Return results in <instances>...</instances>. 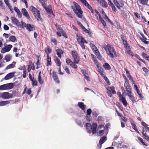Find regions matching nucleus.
<instances>
[{"label": "nucleus", "instance_id": "b1692460", "mask_svg": "<svg viewBox=\"0 0 149 149\" xmlns=\"http://www.w3.org/2000/svg\"><path fill=\"white\" fill-rule=\"evenodd\" d=\"M90 47L93 51L95 53L97 52L98 51V50L96 46L93 43H91L90 44Z\"/></svg>", "mask_w": 149, "mask_h": 149}, {"label": "nucleus", "instance_id": "4468645a", "mask_svg": "<svg viewBox=\"0 0 149 149\" xmlns=\"http://www.w3.org/2000/svg\"><path fill=\"white\" fill-rule=\"evenodd\" d=\"M124 86L128 92L132 91L131 88L128 83V81H125Z\"/></svg>", "mask_w": 149, "mask_h": 149}, {"label": "nucleus", "instance_id": "f257e3e1", "mask_svg": "<svg viewBox=\"0 0 149 149\" xmlns=\"http://www.w3.org/2000/svg\"><path fill=\"white\" fill-rule=\"evenodd\" d=\"M103 47L109 57L112 58L116 57L117 55L116 51L114 48L112 46L108 44H105L103 45Z\"/></svg>", "mask_w": 149, "mask_h": 149}, {"label": "nucleus", "instance_id": "6ab92c4d", "mask_svg": "<svg viewBox=\"0 0 149 149\" xmlns=\"http://www.w3.org/2000/svg\"><path fill=\"white\" fill-rule=\"evenodd\" d=\"M22 12L23 14V15L25 17H26L29 19H30V17L28 14V13L25 8H22Z\"/></svg>", "mask_w": 149, "mask_h": 149}, {"label": "nucleus", "instance_id": "ddd939ff", "mask_svg": "<svg viewBox=\"0 0 149 149\" xmlns=\"http://www.w3.org/2000/svg\"><path fill=\"white\" fill-rule=\"evenodd\" d=\"M15 73V72H12L8 74L4 77V79L8 80L11 79L14 76Z\"/></svg>", "mask_w": 149, "mask_h": 149}, {"label": "nucleus", "instance_id": "49530a36", "mask_svg": "<svg viewBox=\"0 0 149 149\" xmlns=\"http://www.w3.org/2000/svg\"><path fill=\"white\" fill-rule=\"evenodd\" d=\"M95 15L96 16V17L97 18H98V19H99V16H101L100 15L99 12L96 9H95Z\"/></svg>", "mask_w": 149, "mask_h": 149}, {"label": "nucleus", "instance_id": "aec40b11", "mask_svg": "<svg viewBox=\"0 0 149 149\" xmlns=\"http://www.w3.org/2000/svg\"><path fill=\"white\" fill-rule=\"evenodd\" d=\"M11 19L13 24L18 26L19 25V22L17 19L13 17H11Z\"/></svg>", "mask_w": 149, "mask_h": 149}, {"label": "nucleus", "instance_id": "7c9ffc66", "mask_svg": "<svg viewBox=\"0 0 149 149\" xmlns=\"http://www.w3.org/2000/svg\"><path fill=\"white\" fill-rule=\"evenodd\" d=\"M47 63L48 65H51V57L49 55H47Z\"/></svg>", "mask_w": 149, "mask_h": 149}, {"label": "nucleus", "instance_id": "ea45409f", "mask_svg": "<svg viewBox=\"0 0 149 149\" xmlns=\"http://www.w3.org/2000/svg\"><path fill=\"white\" fill-rule=\"evenodd\" d=\"M38 81L39 82V83L41 84H42L43 83V80L41 79V76L39 75H38Z\"/></svg>", "mask_w": 149, "mask_h": 149}, {"label": "nucleus", "instance_id": "603ef678", "mask_svg": "<svg viewBox=\"0 0 149 149\" xmlns=\"http://www.w3.org/2000/svg\"><path fill=\"white\" fill-rule=\"evenodd\" d=\"M86 112L87 115H90L92 113V110L90 108L88 109L87 110Z\"/></svg>", "mask_w": 149, "mask_h": 149}, {"label": "nucleus", "instance_id": "6e6552de", "mask_svg": "<svg viewBox=\"0 0 149 149\" xmlns=\"http://www.w3.org/2000/svg\"><path fill=\"white\" fill-rule=\"evenodd\" d=\"M13 94L8 92H3L0 93V97L4 99L11 98Z\"/></svg>", "mask_w": 149, "mask_h": 149}, {"label": "nucleus", "instance_id": "4be33fe9", "mask_svg": "<svg viewBox=\"0 0 149 149\" xmlns=\"http://www.w3.org/2000/svg\"><path fill=\"white\" fill-rule=\"evenodd\" d=\"M119 99L124 106L126 107L127 106V103L125 97H123Z\"/></svg>", "mask_w": 149, "mask_h": 149}, {"label": "nucleus", "instance_id": "a18cd8bd", "mask_svg": "<svg viewBox=\"0 0 149 149\" xmlns=\"http://www.w3.org/2000/svg\"><path fill=\"white\" fill-rule=\"evenodd\" d=\"M55 62L58 66L60 67L61 63L59 59L57 58L55 60Z\"/></svg>", "mask_w": 149, "mask_h": 149}, {"label": "nucleus", "instance_id": "c9c22d12", "mask_svg": "<svg viewBox=\"0 0 149 149\" xmlns=\"http://www.w3.org/2000/svg\"><path fill=\"white\" fill-rule=\"evenodd\" d=\"M123 43L125 47L127 49H128L129 48V47L128 46V45L127 42V41L125 40H123Z\"/></svg>", "mask_w": 149, "mask_h": 149}, {"label": "nucleus", "instance_id": "7ed1b4c3", "mask_svg": "<svg viewBox=\"0 0 149 149\" xmlns=\"http://www.w3.org/2000/svg\"><path fill=\"white\" fill-rule=\"evenodd\" d=\"M74 6L72 7L74 11L78 17L82 18L83 12L81 11L80 6L75 2L74 3Z\"/></svg>", "mask_w": 149, "mask_h": 149}, {"label": "nucleus", "instance_id": "13d9d810", "mask_svg": "<svg viewBox=\"0 0 149 149\" xmlns=\"http://www.w3.org/2000/svg\"><path fill=\"white\" fill-rule=\"evenodd\" d=\"M110 88L111 89L113 94H115L116 93V92L115 91V88L113 86H111L110 87Z\"/></svg>", "mask_w": 149, "mask_h": 149}, {"label": "nucleus", "instance_id": "a19ab883", "mask_svg": "<svg viewBox=\"0 0 149 149\" xmlns=\"http://www.w3.org/2000/svg\"><path fill=\"white\" fill-rule=\"evenodd\" d=\"M11 58V56L10 55H8L5 56V59L7 61H9Z\"/></svg>", "mask_w": 149, "mask_h": 149}, {"label": "nucleus", "instance_id": "052dcab7", "mask_svg": "<svg viewBox=\"0 0 149 149\" xmlns=\"http://www.w3.org/2000/svg\"><path fill=\"white\" fill-rule=\"evenodd\" d=\"M146 132L147 131L145 130L144 128H143L142 129V134L143 136H144V134H145V135H148V134L146 133Z\"/></svg>", "mask_w": 149, "mask_h": 149}, {"label": "nucleus", "instance_id": "39448f33", "mask_svg": "<svg viewBox=\"0 0 149 149\" xmlns=\"http://www.w3.org/2000/svg\"><path fill=\"white\" fill-rule=\"evenodd\" d=\"M30 8L36 18L38 21H42V19L40 17L39 11L32 6H30Z\"/></svg>", "mask_w": 149, "mask_h": 149}, {"label": "nucleus", "instance_id": "de8ad7c7", "mask_svg": "<svg viewBox=\"0 0 149 149\" xmlns=\"http://www.w3.org/2000/svg\"><path fill=\"white\" fill-rule=\"evenodd\" d=\"M104 132V130H99V132H97V134L100 136H102Z\"/></svg>", "mask_w": 149, "mask_h": 149}, {"label": "nucleus", "instance_id": "864d4df0", "mask_svg": "<svg viewBox=\"0 0 149 149\" xmlns=\"http://www.w3.org/2000/svg\"><path fill=\"white\" fill-rule=\"evenodd\" d=\"M6 90L5 84H3L0 86V91Z\"/></svg>", "mask_w": 149, "mask_h": 149}, {"label": "nucleus", "instance_id": "c756f323", "mask_svg": "<svg viewBox=\"0 0 149 149\" xmlns=\"http://www.w3.org/2000/svg\"><path fill=\"white\" fill-rule=\"evenodd\" d=\"M28 67H29L33 70L35 68L34 64L32 63L31 61H30L29 62Z\"/></svg>", "mask_w": 149, "mask_h": 149}, {"label": "nucleus", "instance_id": "6e6d98bb", "mask_svg": "<svg viewBox=\"0 0 149 149\" xmlns=\"http://www.w3.org/2000/svg\"><path fill=\"white\" fill-rule=\"evenodd\" d=\"M86 118L88 121H90L91 120V118L90 115H87L86 117Z\"/></svg>", "mask_w": 149, "mask_h": 149}, {"label": "nucleus", "instance_id": "c85d7f7f", "mask_svg": "<svg viewBox=\"0 0 149 149\" xmlns=\"http://www.w3.org/2000/svg\"><path fill=\"white\" fill-rule=\"evenodd\" d=\"M21 24H20L19 23V25H18V26L20 27L22 29L24 28V27H26V26L27 24H26L25 23L23 22L22 21H21Z\"/></svg>", "mask_w": 149, "mask_h": 149}, {"label": "nucleus", "instance_id": "f704fd0d", "mask_svg": "<svg viewBox=\"0 0 149 149\" xmlns=\"http://www.w3.org/2000/svg\"><path fill=\"white\" fill-rule=\"evenodd\" d=\"M103 66L105 69L107 70H109L111 69L110 65L108 63H105V64L103 65Z\"/></svg>", "mask_w": 149, "mask_h": 149}, {"label": "nucleus", "instance_id": "f3484780", "mask_svg": "<svg viewBox=\"0 0 149 149\" xmlns=\"http://www.w3.org/2000/svg\"><path fill=\"white\" fill-rule=\"evenodd\" d=\"M52 77L55 81V82L58 84L59 83V81L58 79L56 73V72H53V74L52 75Z\"/></svg>", "mask_w": 149, "mask_h": 149}, {"label": "nucleus", "instance_id": "f03ea898", "mask_svg": "<svg viewBox=\"0 0 149 149\" xmlns=\"http://www.w3.org/2000/svg\"><path fill=\"white\" fill-rule=\"evenodd\" d=\"M97 125L96 123H93L91 125L90 124L86 123V127L87 132L89 134H91V132L93 134L96 133Z\"/></svg>", "mask_w": 149, "mask_h": 149}, {"label": "nucleus", "instance_id": "72a5a7b5", "mask_svg": "<svg viewBox=\"0 0 149 149\" xmlns=\"http://www.w3.org/2000/svg\"><path fill=\"white\" fill-rule=\"evenodd\" d=\"M137 138L138 139V140L143 145H145L146 146H147V145L146 144V143L145 142H144L143 141V139L141 138L139 136H137Z\"/></svg>", "mask_w": 149, "mask_h": 149}, {"label": "nucleus", "instance_id": "680f3d73", "mask_svg": "<svg viewBox=\"0 0 149 149\" xmlns=\"http://www.w3.org/2000/svg\"><path fill=\"white\" fill-rule=\"evenodd\" d=\"M104 79L106 81L107 83L109 85H110V81H109V80H108V78L106 76L104 77Z\"/></svg>", "mask_w": 149, "mask_h": 149}, {"label": "nucleus", "instance_id": "473e14b6", "mask_svg": "<svg viewBox=\"0 0 149 149\" xmlns=\"http://www.w3.org/2000/svg\"><path fill=\"white\" fill-rule=\"evenodd\" d=\"M31 81H32V85L33 86H37V81L34 78H33L32 79Z\"/></svg>", "mask_w": 149, "mask_h": 149}, {"label": "nucleus", "instance_id": "4d7b16f0", "mask_svg": "<svg viewBox=\"0 0 149 149\" xmlns=\"http://www.w3.org/2000/svg\"><path fill=\"white\" fill-rule=\"evenodd\" d=\"M143 71L146 73V74H148L149 73V70H148L147 68H146L145 67H143Z\"/></svg>", "mask_w": 149, "mask_h": 149}, {"label": "nucleus", "instance_id": "774afa93", "mask_svg": "<svg viewBox=\"0 0 149 149\" xmlns=\"http://www.w3.org/2000/svg\"><path fill=\"white\" fill-rule=\"evenodd\" d=\"M143 136L144 137L145 139L148 141H149V136L148 135H145V134H144V136Z\"/></svg>", "mask_w": 149, "mask_h": 149}, {"label": "nucleus", "instance_id": "412c9836", "mask_svg": "<svg viewBox=\"0 0 149 149\" xmlns=\"http://www.w3.org/2000/svg\"><path fill=\"white\" fill-rule=\"evenodd\" d=\"M11 100L6 101H0V106H3L6 105L10 103V102H11Z\"/></svg>", "mask_w": 149, "mask_h": 149}, {"label": "nucleus", "instance_id": "cd10ccee", "mask_svg": "<svg viewBox=\"0 0 149 149\" xmlns=\"http://www.w3.org/2000/svg\"><path fill=\"white\" fill-rule=\"evenodd\" d=\"M107 140V137L105 136L102 137L100 139L99 143L100 144L102 145Z\"/></svg>", "mask_w": 149, "mask_h": 149}, {"label": "nucleus", "instance_id": "9d476101", "mask_svg": "<svg viewBox=\"0 0 149 149\" xmlns=\"http://www.w3.org/2000/svg\"><path fill=\"white\" fill-rule=\"evenodd\" d=\"M91 55L94 62L97 66V68L99 69V70H100V63L98 62L97 60L96 59L95 56L93 54H91Z\"/></svg>", "mask_w": 149, "mask_h": 149}, {"label": "nucleus", "instance_id": "e2e57ef3", "mask_svg": "<svg viewBox=\"0 0 149 149\" xmlns=\"http://www.w3.org/2000/svg\"><path fill=\"white\" fill-rule=\"evenodd\" d=\"M107 92L109 96H110V97H111L112 94L110 90H109L108 89H107Z\"/></svg>", "mask_w": 149, "mask_h": 149}, {"label": "nucleus", "instance_id": "bf43d9fd", "mask_svg": "<svg viewBox=\"0 0 149 149\" xmlns=\"http://www.w3.org/2000/svg\"><path fill=\"white\" fill-rule=\"evenodd\" d=\"M110 6L112 8V10L115 11L116 12V11L117 10L116 9V8L114 6L113 4H110Z\"/></svg>", "mask_w": 149, "mask_h": 149}, {"label": "nucleus", "instance_id": "e433bc0d", "mask_svg": "<svg viewBox=\"0 0 149 149\" xmlns=\"http://www.w3.org/2000/svg\"><path fill=\"white\" fill-rule=\"evenodd\" d=\"M129 16V12L126 11L123 13V16L124 18L127 19Z\"/></svg>", "mask_w": 149, "mask_h": 149}, {"label": "nucleus", "instance_id": "bb28decb", "mask_svg": "<svg viewBox=\"0 0 149 149\" xmlns=\"http://www.w3.org/2000/svg\"><path fill=\"white\" fill-rule=\"evenodd\" d=\"M76 123L81 127H83V123L84 122L83 120H81L79 119H76Z\"/></svg>", "mask_w": 149, "mask_h": 149}, {"label": "nucleus", "instance_id": "0eeeda50", "mask_svg": "<svg viewBox=\"0 0 149 149\" xmlns=\"http://www.w3.org/2000/svg\"><path fill=\"white\" fill-rule=\"evenodd\" d=\"M71 54L74 63H78L80 61V58L77 52L73 51L72 52Z\"/></svg>", "mask_w": 149, "mask_h": 149}, {"label": "nucleus", "instance_id": "a211bd4d", "mask_svg": "<svg viewBox=\"0 0 149 149\" xmlns=\"http://www.w3.org/2000/svg\"><path fill=\"white\" fill-rule=\"evenodd\" d=\"M78 106L83 111H84L86 107V105H85L82 102H78Z\"/></svg>", "mask_w": 149, "mask_h": 149}, {"label": "nucleus", "instance_id": "5701e85b", "mask_svg": "<svg viewBox=\"0 0 149 149\" xmlns=\"http://www.w3.org/2000/svg\"><path fill=\"white\" fill-rule=\"evenodd\" d=\"M6 90H9L12 89L13 87V83L5 84Z\"/></svg>", "mask_w": 149, "mask_h": 149}, {"label": "nucleus", "instance_id": "2f4dec72", "mask_svg": "<svg viewBox=\"0 0 149 149\" xmlns=\"http://www.w3.org/2000/svg\"><path fill=\"white\" fill-rule=\"evenodd\" d=\"M141 124L145 128V129L147 130L149 132V127L148 126V125L143 122L141 123Z\"/></svg>", "mask_w": 149, "mask_h": 149}, {"label": "nucleus", "instance_id": "69168bd1", "mask_svg": "<svg viewBox=\"0 0 149 149\" xmlns=\"http://www.w3.org/2000/svg\"><path fill=\"white\" fill-rule=\"evenodd\" d=\"M141 3L143 4H146L147 3L148 0H140Z\"/></svg>", "mask_w": 149, "mask_h": 149}, {"label": "nucleus", "instance_id": "79ce46f5", "mask_svg": "<svg viewBox=\"0 0 149 149\" xmlns=\"http://www.w3.org/2000/svg\"><path fill=\"white\" fill-rule=\"evenodd\" d=\"M66 63L70 65H71V64L73 63V62L70 59L68 58H67L66 59Z\"/></svg>", "mask_w": 149, "mask_h": 149}, {"label": "nucleus", "instance_id": "423d86ee", "mask_svg": "<svg viewBox=\"0 0 149 149\" xmlns=\"http://www.w3.org/2000/svg\"><path fill=\"white\" fill-rule=\"evenodd\" d=\"M57 31L56 33L57 35L59 36L60 37L61 35L67 38V35L66 34L63 32L62 28L60 26H58L56 25Z\"/></svg>", "mask_w": 149, "mask_h": 149}, {"label": "nucleus", "instance_id": "2eb2a0df", "mask_svg": "<svg viewBox=\"0 0 149 149\" xmlns=\"http://www.w3.org/2000/svg\"><path fill=\"white\" fill-rule=\"evenodd\" d=\"M26 28L29 31H33L35 30V27L33 25L30 24H27Z\"/></svg>", "mask_w": 149, "mask_h": 149}, {"label": "nucleus", "instance_id": "5fc2aeb1", "mask_svg": "<svg viewBox=\"0 0 149 149\" xmlns=\"http://www.w3.org/2000/svg\"><path fill=\"white\" fill-rule=\"evenodd\" d=\"M19 69L21 70H22L24 71L26 70L25 66L24 65L22 66H20L19 68Z\"/></svg>", "mask_w": 149, "mask_h": 149}, {"label": "nucleus", "instance_id": "1a4fd4ad", "mask_svg": "<svg viewBox=\"0 0 149 149\" xmlns=\"http://www.w3.org/2000/svg\"><path fill=\"white\" fill-rule=\"evenodd\" d=\"M12 47V46L10 45H9L5 47L2 48L1 52L2 53H4L6 52H9Z\"/></svg>", "mask_w": 149, "mask_h": 149}, {"label": "nucleus", "instance_id": "dca6fc26", "mask_svg": "<svg viewBox=\"0 0 149 149\" xmlns=\"http://www.w3.org/2000/svg\"><path fill=\"white\" fill-rule=\"evenodd\" d=\"M96 1L102 5L103 7L105 8H106L107 7V3L104 0H96Z\"/></svg>", "mask_w": 149, "mask_h": 149}, {"label": "nucleus", "instance_id": "338daca9", "mask_svg": "<svg viewBox=\"0 0 149 149\" xmlns=\"http://www.w3.org/2000/svg\"><path fill=\"white\" fill-rule=\"evenodd\" d=\"M26 70L23 71V74L22 75V77L23 78H25L26 77Z\"/></svg>", "mask_w": 149, "mask_h": 149}, {"label": "nucleus", "instance_id": "3c124183", "mask_svg": "<svg viewBox=\"0 0 149 149\" xmlns=\"http://www.w3.org/2000/svg\"><path fill=\"white\" fill-rule=\"evenodd\" d=\"M76 63H74V62H73V63L71 64V65L70 66H71L72 68H74V69H77V66L76 65Z\"/></svg>", "mask_w": 149, "mask_h": 149}, {"label": "nucleus", "instance_id": "4c0bfd02", "mask_svg": "<svg viewBox=\"0 0 149 149\" xmlns=\"http://www.w3.org/2000/svg\"><path fill=\"white\" fill-rule=\"evenodd\" d=\"M99 20L101 22L102 24L103 25L105 26L106 25V23L104 22L103 18L101 16H99Z\"/></svg>", "mask_w": 149, "mask_h": 149}, {"label": "nucleus", "instance_id": "c03bdc74", "mask_svg": "<svg viewBox=\"0 0 149 149\" xmlns=\"http://www.w3.org/2000/svg\"><path fill=\"white\" fill-rule=\"evenodd\" d=\"M9 39L12 42H14L16 40V38L15 36H11L10 37Z\"/></svg>", "mask_w": 149, "mask_h": 149}, {"label": "nucleus", "instance_id": "f8f14e48", "mask_svg": "<svg viewBox=\"0 0 149 149\" xmlns=\"http://www.w3.org/2000/svg\"><path fill=\"white\" fill-rule=\"evenodd\" d=\"M128 92V93H127V95L129 97L130 100L132 102H136L135 98L133 95H132V91H129Z\"/></svg>", "mask_w": 149, "mask_h": 149}, {"label": "nucleus", "instance_id": "393cba45", "mask_svg": "<svg viewBox=\"0 0 149 149\" xmlns=\"http://www.w3.org/2000/svg\"><path fill=\"white\" fill-rule=\"evenodd\" d=\"M56 54L59 57L61 58V55L63 54V52L61 50L58 49L56 50Z\"/></svg>", "mask_w": 149, "mask_h": 149}, {"label": "nucleus", "instance_id": "a878e982", "mask_svg": "<svg viewBox=\"0 0 149 149\" xmlns=\"http://www.w3.org/2000/svg\"><path fill=\"white\" fill-rule=\"evenodd\" d=\"M16 63V62H13L12 63L8 65L6 68V69H9L14 68L15 66Z\"/></svg>", "mask_w": 149, "mask_h": 149}, {"label": "nucleus", "instance_id": "20e7f679", "mask_svg": "<svg viewBox=\"0 0 149 149\" xmlns=\"http://www.w3.org/2000/svg\"><path fill=\"white\" fill-rule=\"evenodd\" d=\"M77 39L78 43L82 47V49H85L84 43L87 44L88 42L80 34L77 35Z\"/></svg>", "mask_w": 149, "mask_h": 149}, {"label": "nucleus", "instance_id": "0e129e2a", "mask_svg": "<svg viewBox=\"0 0 149 149\" xmlns=\"http://www.w3.org/2000/svg\"><path fill=\"white\" fill-rule=\"evenodd\" d=\"M131 124H132V126L133 128L136 131H137V129L136 128V125L135 124H134L133 123H132Z\"/></svg>", "mask_w": 149, "mask_h": 149}, {"label": "nucleus", "instance_id": "58836bf2", "mask_svg": "<svg viewBox=\"0 0 149 149\" xmlns=\"http://www.w3.org/2000/svg\"><path fill=\"white\" fill-rule=\"evenodd\" d=\"M45 52L47 55L49 54L52 52V50L48 47H47L45 49Z\"/></svg>", "mask_w": 149, "mask_h": 149}, {"label": "nucleus", "instance_id": "8fccbe9b", "mask_svg": "<svg viewBox=\"0 0 149 149\" xmlns=\"http://www.w3.org/2000/svg\"><path fill=\"white\" fill-rule=\"evenodd\" d=\"M63 68L67 74H70V73L69 69L66 66H64Z\"/></svg>", "mask_w": 149, "mask_h": 149}, {"label": "nucleus", "instance_id": "9b49d317", "mask_svg": "<svg viewBox=\"0 0 149 149\" xmlns=\"http://www.w3.org/2000/svg\"><path fill=\"white\" fill-rule=\"evenodd\" d=\"M47 11L48 15L50 17H54V15L53 11L50 8H46L45 9Z\"/></svg>", "mask_w": 149, "mask_h": 149}, {"label": "nucleus", "instance_id": "37998d69", "mask_svg": "<svg viewBox=\"0 0 149 149\" xmlns=\"http://www.w3.org/2000/svg\"><path fill=\"white\" fill-rule=\"evenodd\" d=\"M95 54L96 56H97L98 59L100 60H101L102 59V57L100 54L99 51L95 53Z\"/></svg>", "mask_w": 149, "mask_h": 149}, {"label": "nucleus", "instance_id": "09e8293b", "mask_svg": "<svg viewBox=\"0 0 149 149\" xmlns=\"http://www.w3.org/2000/svg\"><path fill=\"white\" fill-rule=\"evenodd\" d=\"M39 2L42 5L43 7L45 9L46 8L45 6V3L43 0H39Z\"/></svg>", "mask_w": 149, "mask_h": 149}]
</instances>
